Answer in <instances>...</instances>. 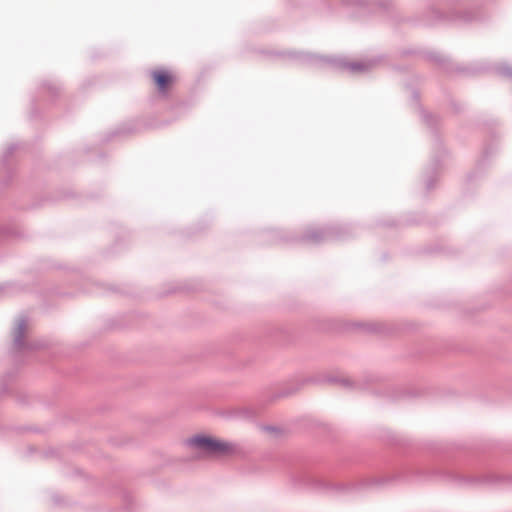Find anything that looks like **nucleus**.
Here are the masks:
<instances>
[{"label": "nucleus", "instance_id": "1", "mask_svg": "<svg viewBox=\"0 0 512 512\" xmlns=\"http://www.w3.org/2000/svg\"><path fill=\"white\" fill-rule=\"evenodd\" d=\"M192 444L207 452L226 453L230 450L228 444L209 437L194 438Z\"/></svg>", "mask_w": 512, "mask_h": 512}, {"label": "nucleus", "instance_id": "2", "mask_svg": "<svg viewBox=\"0 0 512 512\" xmlns=\"http://www.w3.org/2000/svg\"><path fill=\"white\" fill-rule=\"evenodd\" d=\"M152 79L161 93H166L169 88L174 84V75L164 69H157L151 73Z\"/></svg>", "mask_w": 512, "mask_h": 512}, {"label": "nucleus", "instance_id": "3", "mask_svg": "<svg viewBox=\"0 0 512 512\" xmlns=\"http://www.w3.org/2000/svg\"><path fill=\"white\" fill-rule=\"evenodd\" d=\"M26 329L25 323L23 321H20L17 325V334L18 336H21Z\"/></svg>", "mask_w": 512, "mask_h": 512}]
</instances>
